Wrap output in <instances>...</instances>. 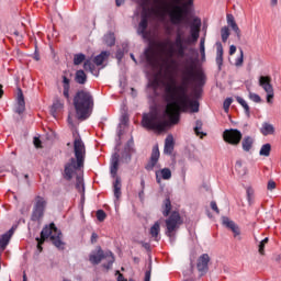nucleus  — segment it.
<instances>
[{"instance_id":"nucleus-21","label":"nucleus","mask_w":281,"mask_h":281,"mask_svg":"<svg viewBox=\"0 0 281 281\" xmlns=\"http://www.w3.org/2000/svg\"><path fill=\"white\" fill-rule=\"evenodd\" d=\"M173 150H175V137L172 135H168L165 139L164 153L165 155H172Z\"/></svg>"},{"instance_id":"nucleus-59","label":"nucleus","mask_w":281,"mask_h":281,"mask_svg":"<svg viewBox=\"0 0 281 281\" xmlns=\"http://www.w3.org/2000/svg\"><path fill=\"white\" fill-rule=\"evenodd\" d=\"M91 243H92V245L98 243V235L95 233H92V235H91Z\"/></svg>"},{"instance_id":"nucleus-9","label":"nucleus","mask_w":281,"mask_h":281,"mask_svg":"<svg viewBox=\"0 0 281 281\" xmlns=\"http://www.w3.org/2000/svg\"><path fill=\"white\" fill-rule=\"evenodd\" d=\"M120 168V154L116 151L112 155L110 160V175L112 179H115L113 182V192L116 201L122 196V180L117 177V170Z\"/></svg>"},{"instance_id":"nucleus-42","label":"nucleus","mask_w":281,"mask_h":281,"mask_svg":"<svg viewBox=\"0 0 281 281\" xmlns=\"http://www.w3.org/2000/svg\"><path fill=\"white\" fill-rule=\"evenodd\" d=\"M239 57L235 61V67H243V63L245 60V53L243 52V48L239 49Z\"/></svg>"},{"instance_id":"nucleus-60","label":"nucleus","mask_w":281,"mask_h":281,"mask_svg":"<svg viewBox=\"0 0 281 281\" xmlns=\"http://www.w3.org/2000/svg\"><path fill=\"white\" fill-rule=\"evenodd\" d=\"M234 54H236V46L235 45H231L229 46V55L234 56Z\"/></svg>"},{"instance_id":"nucleus-23","label":"nucleus","mask_w":281,"mask_h":281,"mask_svg":"<svg viewBox=\"0 0 281 281\" xmlns=\"http://www.w3.org/2000/svg\"><path fill=\"white\" fill-rule=\"evenodd\" d=\"M161 232V224L159 222H156L149 229V234L151 236V238H154V240H156V243H159V240L161 239L159 237V233Z\"/></svg>"},{"instance_id":"nucleus-47","label":"nucleus","mask_w":281,"mask_h":281,"mask_svg":"<svg viewBox=\"0 0 281 281\" xmlns=\"http://www.w3.org/2000/svg\"><path fill=\"white\" fill-rule=\"evenodd\" d=\"M97 218L100 223H102L106 218V213L104 212V210L97 211Z\"/></svg>"},{"instance_id":"nucleus-3","label":"nucleus","mask_w":281,"mask_h":281,"mask_svg":"<svg viewBox=\"0 0 281 281\" xmlns=\"http://www.w3.org/2000/svg\"><path fill=\"white\" fill-rule=\"evenodd\" d=\"M199 36H201V20L199 18H194L190 23L189 36L184 37V33L181 29L177 30L176 38L167 49L168 58H172L175 55L178 56V58H184L188 46L194 45V43L199 41Z\"/></svg>"},{"instance_id":"nucleus-26","label":"nucleus","mask_w":281,"mask_h":281,"mask_svg":"<svg viewBox=\"0 0 281 281\" xmlns=\"http://www.w3.org/2000/svg\"><path fill=\"white\" fill-rule=\"evenodd\" d=\"M76 190L81 194V201H85V180L82 177H76Z\"/></svg>"},{"instance_id":"nucleus-37","label":"nucleus","mask_w":281,"mask_h":281,"mask_svg":"<svg viewBox=\"0 0 281 281\" xmlns=\"http://www.w3.org/2000/svg\"><path fill=\"white\" fill-rule=\"evenodd\" d=\"M226 21H227L228 27H231L232 30L238 27V24L236 23V20L232 13H228L226 15Z\"/></svg>"},{"instance_id":"nucleus-12","label":"nucleus","mask_w":281,"mask_h":281,"mask_svg":"<svg viewBox=\"0 0 281 281\" xmlns=\"http://www.w3.org/2000/svg\"><path fill=\"white\" fill-rule=\"evenodd\" d=\"M259 87H262L263 91L267 93V102L271 104L273 102L271 99L273 98V86L271 85V78L269 76H260L259 77Z\"/></svg>"},{"instance_id":"nucleus-64","label":"nucleus","mask_w":281,"mask_h":281,"mask_svg":"<svg viewBox=\"0 0 281 281\" xmlns=\"http://www.w3.org/2000/svg\"><path fill=\"white\" fill-rule=\"evenodd\" d=\"M115 3L117 5V8H120V5H122L124 3V0H115Z\"/></svg>"},{"instance_id":"nucleus-4","label":"nucleus","mask_w":281,"mask_h":281,"mask_svg":"<svg viewBox=\"0 0 281 281\" xmlns=\"http://www.w3.org/2000/svg\"><path fill=\"white\" fill-rule=\"evenodd\" d=\"M164 117H168L169 120H164L159 117V113L157 111H151L149 113L143 114L142 126L147 131H156L157 133H164L168 126H175L181 121V113L172 112L168 109L164 111Z\"/></svg>"},{"instance_id":"nucleus-58","label":"nucleus","mask_w":281,"mask_h":281,"mask_svg":"<svg viewBox=\"0 0 281 281\" xmlns=\"http://www.w3.org/2000/svg\"><path fill=\"white\" fill-rule=\"evenodd\" d=\"M265 245H266V244H262V241H260V244H259V254H260L261 256H265Z\"/></svg>"},{"instance_id":"nucleus-15","label":"nucleus","mask_w":281,"mask_h":281,"mask_svg":"<svg viewBox=\"0 0 281 281\" xmlns=\"http://www.w3.org/2000/svg\"><path fill=\"white\" fill-rule=\"evenodd\" d=\"M159 146H154L153 150H151V156L149 161L147 162V165L145 166V169L150 171L155 169V166H157V161H159Z\"/></svg>"},{"instance_id":"nucleus-62","label":"nucleus","mask_w":281,"mask_h":281,"mask_svg":"<svg viewBox=\"0 0 281 281\" xmlns=\"http://www.w3.org/2000/svg\"><path fill=\"white\" fill-rule=\"evenodd\" d=\"M144 281H150V270H147L145 272V280Z\"/></svg>"},{"instance_id":"nucleus-50","label":"nucleus","mask_w":281,"mask_h":281,"mask_svg":"<svg viewBox=\"0 0 281 281\" xmlns=\"http://www.w3.org/2000/svg\"><path fill=\"white\" fill-rule=\"evenodd\" d=\"M133 146H135V143L133 142V138H131L130 140H127L124 149L125 150H131L132 153H135V149L133 148Z\"/></svg>"},{"instance_id":"nucleus-45","label":"nucleus","mask_w":281,"mask_h":281,"mask_svg":"<svg viewBox=\"0 0 281 281\" xmlns=\"http://www.w3.org/2000/svg\"><path fill=\"white\" fill-rule=\"evenodd\" d=\"M248 98L249 100H251L252 102H256L257 104L262 102V98H260L257 93H254V92H249Z\"/></svg>"},{"instance_id":"nucleus-27","label":"nucleus","mask_w":281,"mask_h":281,"mask_svg":"<svg viewBox=\"0 0 281 281\" xmlns=\"http://www.w3.org/2000/svg\"><path fill=\"white\" fill-rule=\"evenodd\" d=\"M241 147L245 153H249L254 147V138L251 136H245L241 142Z\"/></svg>"},{"instance_id":"nucleus-10","label":"nucleus","mask_w":281,"mask_h":281,"mask_svg":"<svg viewBox=\"0 0 281 281\" xmlns=\"http://www.w3.org/2000/svg\"><path fill=\"white\" fill-rule=\"evenodd\" d=\"M45 207H47V201L45 198L37 195L31 214V221L34 223H41V221H43V216H45Z\"/></svg>"},{"instance_id":"nucleus-6","label":"nucleus","mask_w":281,"mask_h":281,"mask_svg":"<svg viewBox=\"0 0 281 281\" xmlns=\"http://www.w3.org/2000/svg\"><path fill=\"white\" fill-rule=\"evenodd\" d=\"M72 102L78 120H87L93 113L94 100L90 91L78 90Z\"/></svg>"},{"instance_id":"nucleus-61","label":"nucleus","mask_w":281,"mask_h":281,"mask_svg":"<svg viewBox=\"0 0 281 281\" xmlns=\"http://www.w3.org/2000/svg\"><path fill=\"white\" fill-rule=\"evenodd\" d=\"M235 168H236V170H240V168H243V161L237 160L236 165H235Z\"/></svg>"},{"instance_id":"nucleus-32","label":"nucleus","mask_w":281,"mask_h":281,"mask_svg":"<svg viewBox=\"0 0 281 281\" xmlns=\"http://www.w3.org/2000/svg\"><path fill=\"white\" fill-rule=\"evenodd\" d=\"M108 57L109 53L101 52L99 55L94 57L93 63L97 64L98 67H100V65H102V63H104V60H106Z\"/></svg>"},{"instance_id":"nucleus-31","label":"nucleus","mask_w":281,"mask_h":281,"mask_svg":"<svg viewBox=\"0 0 281 281\" xmlns=\"http://www.w3.org/2000/svg\"><path fill=\"white\" fill-rule=\"evenodd\" d=\"M261 133L267 137V135H273L276 133V127L269 123H263L261 127Z\"/></svg>"},{"instance_id":"nucleus-8","label":"nucleus","mask_w":281,"mask_h":281,"mask_svg":"<svg viewBox=\"0 0 281 281\" xmlns=\"http://www.w3.org/2000/svg\"><path fill=\"white\" fill-rule=\"evenodd\" d=\"M165 235L169 237V243H171V245H175V241L177 240V232H179V228L181 227V225H183V218H181V214H179V212L173 211L170 216L165 221Z\"/></svg>"},{"instance_id":"nucleus-57","label":"nucleus","mask_w":281,"mask_h":281,"mask_svg":"<svg viewBox=\"0 0 281 281\" xmlns=\"http://www.w3.org/2000/svg\"><path fill=\"white\" fill-rule=\"evenodd\" d=\"M117 281H127L126 278H124V274L120 273V270H116Z\"/></svg>"},{"instance_id":"nucleus-38","label":"nucleus","mask_w":281,"mask_h":281,"mask_svg":"<svg viewBox=\"0 0 281 281\" xmlns=\"http://www.w3.org/2000/svg\"><path fill=\"white\" fill-rule=\"evenodd\" d=\"M104 43L108 47H113V45H115V35L113 33L105 35Z\"/></svg>"},{"instance_id":"nucleus-43","label":"nucleus","mask_w":281,"mask_h":281,"mask_svg":"<svg viewBox=\"0 0 281 281\" xmlns=\"http://www.w3.org/2000/svg\"><path fill=\"white\" fill-rule=\"evenodd\" d=\"M83 69L86 71H93V69H95V66L93 65V63L90 61V59H87L83 61Z\"/></svg>"},{"instance_id":"nucleus-51","label":"nucleus","mask_w":281,"mask_h":281,"mask_svg":"<svg viewBox=\"0 0 281 281\" xmlns=\"http://www.w3.org/2000/svg\"><path fill=\"white\" fill-rule=\"evenodd\" d=\"M35 240L37 241L38 251H43V245L45 244V240L41 239V237H36Z\"/></svg>"},{"instance_id":"nucleus-36","label":"nucleus","mask_w":281,"mask_h":281,"mask_svg":"<svg viewBox=\"0 0 281 281\" xmlns=\"http://www.w3.org/2000/svg\"><path fill=\"white\" fill-rule=\"evenodd\" d=\"M226 21H227L228 27H231L232 30L238 27V24L236 23V20L232 13H228L226 15Z\"/></svg>"},{"instance_id":"nucleus-17","label":"nucleus","mask_w":281,"mask_h":281,"mask_svg":"<svg viewBox=\"0 0 281 281\" xmlns=\"http://www.w3.org/2000/svg\"><path fill=\"white\" fill-rule=\"evenodd\" d=\"M222 224L224 225V227L231 229V232L235 234L234 236H240V228H238V225H236L234 221L229 220V217L223 216Z\"/></svg>"},{"instance_id":"nucleus-14","label":"nucleus","mask_w":281,"mask_h":281,"mask_svg":"<svg viewBox=\"0 0 281 281\" xmlns=\"http://www.w3.org/2000/svg\"><path fill=\"white\" fill-rule=\"evenodd\" d=\"M14 113H18V115H23V113H25V97L23 95V90H21V88L18 89Z\"/></svg>"},{"instance_id":"nucleus-54","label":"nucleus","mask_w":281,"mask_h":281,"mask_svg":"<svg viewBox=\"0 0 281 281\" xmlns=\"http://www.w3.org/2000/svg\"><path fill=\"white\" fill-rule=\"evenodd\" d=\"M267 189H268V190H276V181L269 180V181H268Z\"/></svg>"},{"instance_id":"nucleus-2","label":"nucleus","mask_w":281,"mask_h":281,"mask_svg":"<svg viewBox=\"0 0 281 281\" xmlns=\"http://www.w3.org/2000/svg\"><path fill=\"white\" fill-rule=\"evenodd\" d=\"M192 82H195L198 87L205 85V72L195 70L194 65H190L181 71L180 85L172 77L164 83L166 101L169 104L178 105L182 113H186L188 109H190L191 113H199V102L190 99V94H188V89Z\"/></svg>"},{"instance_id":"nucleus-33","label":"nucleus","mask_w":281,"mask_h":281,"mask_svg":"<svg viewBox=\"0 0 281 281\" xmlns=\"http://www.w3.org/2000/svg\"><path fill=\"white\" fill-rule=\"evenodd\" d=\"M132 157H133V151H131L130 149H124L121 155V161L123 164H131Z\"/></svg>"},{"instance_id":"nucleus-7","label":"nucleus","mask_w":281,"mask_h":281,"mask_svg":"<svg viewBox=\"0 0 281 281\" xmlns=\"http://www.w3.org/2000/svg\"><path fill=\"white\" fill-rule=\"evenodd\" d=\"M49 238L50 243L57 247V249H65V243L63 241V232L56 227V224L50 223L43 227L41 232L40 240L46 241Z\"/></svg>"},{"instance_id":"nucleus-46","label":"nucleus","mask_w":281,"mask_h":281,"mask_svg":"<svg viewBox=\"0 0 281 281\" xmlns=\"http://www.w3.org/2000/svg\"><path fill=\"white\" fill-rule=\"evenodd\" d=\"M110 254V256H111V258H110V260L108 261V263H103V268L104 269H111V267H113V263L115 262V257H113V252H109Z\"/></svg>"},{"instance_id":"nucleus-39","label":"nucleus","mask_w":281,"mask_h":281,"mask_svg":"<svg viewBox=\"0 0 281 281\" xmlns=\"http://www.w3.org/2000/svg\"><path fill=\"white\" fill-rule=\"evenodd\" d=\"M201 131H203V121L198 120V121L195 122V126H194V133H195V135H207L206 133H203V132H201Z\"/></svg>"},{"instance_id":"nucleus-18","label":"nucleus","mask_w":281,"mask_h":281,"mask_svg":"<svg viewBox=\"0 0 281 281\" xmlns=\"http://www.w3.org/2000/svg\"><path fill=\"white\" fill-rule=\"evenodd\" d=\"M216 58H215V63L217 65V69L218 71H221L223 69V44L221 42H216Z\"/></svg>"},{"instance_id":"nucleus-29","label":"nucleus","mask_w":281,"mask_h":281,"mask_svg":"<svg viewBox=\"0 0 281 281\" xmlns=\"http://www.w3.org/2000/svg\"><path fill=\"white\" fill-rule=\"evenodd\" d=\"M65 104L63 103V101H60V99H57L52 108H50V113L54 117H56V113H58V111H63Z\"/></svg>"},{"instance_id":"nucleus-56","label":"nucleus","mask_w":281,"mask_h":281,"mask_svg":"<svg viewBox=\"0 0 281 281\" xmlns=\"http://www.w3.org/2000/svg\"><path fill=\"white\" fill-rule=\"evenodd\" d=\"M139 245H142V247L144 249H146V251H150V244L146 243V241H139Z\"/></svg>"},{"instance_id":"nucleus-19","label":"nucleus","mask_w":281,"mask_h":281,"mask_svg":"<svg viewBox=\"0 0 281 281\" xmlns=\"http://www.w3.org/2000/svg\"><path fill=\"white\" fill-rule=\"evenodd\" d=\"M104 258H106V255L104 254V250H102V248H99L95 254L89 256L91 265H100V262H102Z\"/></svg>"},{"instance_id":"nucleus-40","label":"nucleus","mask_w":281,"mask_h":281,"mask_svg":"<svg viewBox=\"0 0 281 281\" xmlns=\"http://www.w3.org/2000/svg\"><path fill=\"white\" fill-rule=\"evenodd\" d=\"M161 178L165 181H168L169 179H172V171H170V168H164L160 170Z\"/></svg>"},{"instance_id":"nucleus-48","label":"nucleus","mask_w":281,"mask_h":281,"mask_svg":"<svg viewBox=\"0 0 281 281\" xmlns=\"http://www.w3.org/2000/svg\"><path fill=\"white\" fill-rule=\"evenodd\" d=\"M128 113L127 112H124L122 115H121V123H120V126L123 124V126H128Z\"/></svg>"},{"instance_id":"nucleus-25","label":"nucleus","mask_w":281,"mask_h":281,"mask_svg":"<svg viewBox=\"0 0 281 281\" xmlns=\"http://www.w3.org/2000/svg\"><path fill=\"white\" fill-rule=\"evenodd\" d=\"M162 215L170 216V212L172 211V202L170 201V196L167 195L162 202Z\"/></svg>"},{"instance_id":"nucleus-20","label":"nucleus","mask_w":281,"mask_h":281,"mask_svg":"<svg viewBox=\"0 0 281 281\" xmlns=\"http://www.w3.org/2000/svg\"><path fill=\"white\" fill-rule=\"evenodd\" d=\"M144 56L147 65H149V67H155V49L151 46H148L144 50Z\"/></svg>"},{"instance_id":"nucleus-55","label":"nucleus","mask_w":281,"mask_h":281,"mask_svg":"<svg viewBox=\"0 0 281 281\" xmlns=\"http://www.w3.org/2000/svg\"><path fill=\"white\" fill-rule=\"evenodd\" d=\"M33 144H34L35 148H41V144H42L41 138L34 137Z\"/></svg>"},{"instance_id":"nucleus-1","label":"nucleus","mask_w":281,"mask_h":281,"mask_svg":"<svg viewBox=\"0 0 281 281\" xmlns=\"http://www.w3.org/2000/svg\"><path fill=\"white\" fill-rule=\"evenodd\" d=\"M142 7L140 22L137 26V34L142 38H148V21L150 16H167L172 25L186 23L190 9L194 8V0H138Z\"/></svg>"},{"instance_id":"nucleus-34","label":"nucleus","mask_w":281,"mask_h":281,"mask_svg":"<svg viewBox=\"0 0 281 281\" xmlns=\"http://www.w3.org/2000/svg\"><path fill=\"white\" fill-rule=\"evenodd\" d=\"M259 155L261 157H269L271 155V144L267 143L261 146Z\"/></svg>"},{"instance_id":"nucleus-22","label":"nucleus","mask_w":281,"mask_h":281,"mask_svg":"<svg viewBox=\"0 0 281 281\" xmlns=\"http://www.w3.org/2000/svg\"><path fill=\"white\" fill-rule=\"evenodd\" d=\"M63 94L66 100L70 99L69 91H71V79L67 78V76H63Z\"/></svg>"},{"instance_id":"nucleus-13","label":"nucleus","mask_w":281,"mask_h":281,"mask_svg":"<svg viewBox=\"0 0 281 281\" xmlns=\"http://www.w3.org/2000/svg\"><path fill=\"white\" fill-rule=\"evenodd\" d=\"M210 255L203 254L199 257L198 263H196V269L200 273V276H205L207 271H210Z\"/></svg>"},{"instance_id":"nucleus-5","label":"nucleus","mask_w":281,"mask_h":281,"mask_svg":"<svg viewBox=\"0 0 281 281\" xmlns=\"http://www.w3.org/2000/svg\"><path fill=\"white\" fill-rule=\"evenodd\" d=\"M74 153L75 158H70L69 161L64 166V171L61 172L63 179L66 181H71L76 170L85 168V159L87 157V148L85 147V142L80 138L78 134L74 140Z\"/></svg>"},{"instance_id":"nucleus-63","label":"nucleus","mask_w":281,"mask_h":281,"mask_svg":"<svg viewBox=\"0 0 281 281\" xmlns=\"http://www.w3.org/2000/svg\"><path fill=\"white\" fill-rule=\"evenodd\" d=\"M270 5L276 8V5H278V0H270Z\"/></svg>"},{"instance_id":"nucleus-52","label":"nucleus","mask_w":281,"mask_h":281,"mask_svg":"<svg viewBox=\"0 0 281 281\" xmlns=\"http://www.w3.org/2000/svg\"><path fill=\"white\" fill-rule=\"evenodd\" d=\"M233 32L236 34V37L238 41H240V38H243V33L240 32V27H235L233 29Z\"/></svg>"},{"instance_id":"nucleus-16","label":"nucleus","mask_w":281,"mask_h":281,"mask_svg":"<svg viewBox=\"0 0 281 281\" xmlns=\"http://www.w3.org/2000/svg\"><path fill=\"white\" fill-rule=\"evenodd\" d=\"M12 236H14V227H11L7 233L0 236V251H5Z\"/></svg>"},{"instance_id":"nucleus-44","label":"nucleus","mask_w":281,"mask_h":281,"mask_svg":"<svg viewBox=\"0 0 281 281\" xmlns=\"http://www.w3.org/2000/svg\"><path fill=\"white\" fill-rule=\"evenodd\" d=\"M200 54L202 56V60H205V37H202L200 41Z\"/></svg>"},{"instance_id":"nucleus-53","label":"nucleus","mask_w":281,"mask_h":281,"mask_svg":"<svg viewBox=\"0 0 281 281\" xmlns=\"http://www.w3.org/2000/svg\"><path fill=\"white\" fill-rule=\"evenodd\" d=\"M211 209L213 212H216V214H221V211L218 210V205L216 204V201L211 202Z\"/></svg>"},{"instance_id":"nucleus-49","label":"nucleus","mask_w":281,"mask_h":281,"mask_svg":"<svg viewBox=\"0 0 281 281\" xmlns=\"http://www.w3.org/2000/svg\"><path fill=\"white\" fill-rule=\"evenodd\" d=\"M234 102V99L226 98L223 103L224 111H229V106H232V103Z\"/></svg>"},{"instance_id":"nucleus-41","label":"nucleus","mask_w":281,"mask_h":281,"mask_svg":"<svg viewBox=\"0 0 281 281\" xmlns=\"http://www.w3.org/2000/svg\"><path fill=\"white\" fill-rule=\"evenodd\" d=\"M229 27L228 26H223L221 29V36H222V41L224 43H227V38H229Z\"/></svg>"},{"instance_id":"nucleus-28","label":"nucleus","mask_w":281,"mask_h":281,"mask_svg":"<svg viewBox=\"0 0 281 281\" xmlns=\"http://www.w3.org/2000/svg\"><path fill=\"white\" fill-rule=\"evenodd\" d=\"M246 199L248 205H252L256 202V191L251 187L246 188Z\"/></svg>"},{"instance_id":"nucleus-30","label":"nucleus","mask_w":281,"mask_h":281,"mask_svg":"<svg viewBox=\"0 0 281 281\" xmlns=\"http://www.w3.org/2000/svg\"><path fill=\"white\" fill-rule=\"evenodd\" d=\"M236 100H237L238 104H240V106H243L247 117H251V109L249 108V104H247V101H245V99H243V97H236Z\"/></svg>"},{"instance_id":"nucleus-11","label":"nucleus","mask_w":281,"mask_h":281,"mask_svg":"<svg viewBox=\"0 0 281 281\" xmlns=\"http://www.w3.org/2000/svg\"><path fill=\"white\" fill-rule=\"evenodd\" d=\"M224 142L227 144H232L233 146H238L240 144V139H243V133L238 130H225L223 133Z\"/></svg>"},{"instance_id":"nucleus-35","label":"nucleus","mask_w":281,"mask_h":281,"mask_svg":"<svg viewBox=\"0 0 281 281\" xmlns=\"http://www.w3.org/2000/svg\"><path fill=\"white\" fill-rule=\"evenodd\" d=\"M87 60V55L78 53L74 55V65H82Z\"/></svg>"},{"instance_id":"nucleus-24","label":"nucleus","mask_w":281,"mask_h":281,"mask_svg":"<svg viewBox=\"0 0 281 281\" xmlns=\"http://www.w3.org/2000/svg\"><path fill=\"white\" fill-rule=\"evenodd\" d=\"M75 82H77V85H87V72L82 69L77 70L75 74Z\"/></svg>"}]
</instances>
